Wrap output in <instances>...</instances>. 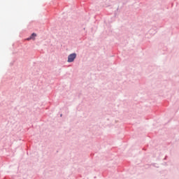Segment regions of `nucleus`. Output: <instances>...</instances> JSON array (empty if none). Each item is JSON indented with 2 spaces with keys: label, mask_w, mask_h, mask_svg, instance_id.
I'll return each instance as SVG.
<instances>
[{
  "label": "nucleus",
  "mask_w": 179,
  "mask_h": 179,
  "mask_svg": "<svg viewBox=\"0 0 179 179\" xmlns=\"http://www.w3.org/2000/svg\"><path fill=\"white\" fill-rule=\"evenodd\" d=\"M76 58V54L73 53L69 55L68 57V62H73L75 61V59Z\"/></svg>",
  "instance_id": "f257e3e1"
},
{
  "label": "nucleus",
  "mask_w": 179,
  "mask_h": 179,
  "mask_svg": "<svg viewBox=\"0 0 179 179\" xmlns=\"http://www.w3.org/2000/svg\"><path fill=\"white\" fill-rule=\"evenodd\" d=\"M36 37H37V34L35 33H33L29 38H27V40H35Z\"/></svg>",
  "instance_id": "f03ea898"
}]
</instances>
